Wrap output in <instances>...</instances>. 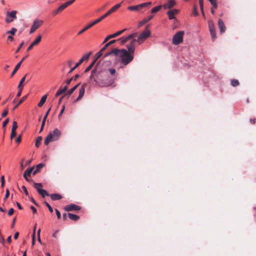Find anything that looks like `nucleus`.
<instances>
[{
  "instance_id": "obj_17",
  "label": "nucleus",
  "mask_w": 256,
  "mask_h": 256,
  "mask_svg": "<svg viewBox=\"0 0 256 256\" xmlns=\"http://www.w3.org/2000/svg\"><path fill=\"white\" fill-rule=\"evenodd\" d=\"M84 84L82 86L79 90V95L76 99V101L80 100L84 95L85 92Z\"/></svg>"
},
{
  "instance_id": "obj_64",
  "label": "nucleus",
  "mask_w": 256,
  "mask_h": 256,
  "mask_svg": "<svg viewBox=\"0 0 256 256\" xmlns=\"http://www.w3.org/2000/svg\"><path fill=\"white\" fill-rule=\"evenodd\" d=\"M10 96L6 100H5L3 101L2 102V105L5 104H6V102L9 100V99L10 98Z\"/></svg>"
},
{
  "instance_id": "obj_44",
  "label": "nucleus",
  "mask_w": 256,
  "mask_h": 256,
  "mask_svg": "<svg viewBox=\"0 0 256 256\" xmlns=\"http://www.w3.org/2000/svg\"><path fill=\"white\" fill-rule=\"evenodd\" d=\"M62 11V10L61 9H59V7H58V8L57 9L55 10H54L52 12V14L54 16H56Z\"/></svg>"
},
{
  "instance_id": "obj_32",
  "label": "nucleus",
  "mask_w": 256,
  "mask_h": 256,
  "mask_svg": "<svg viewBox=\"0 0 256 256\" xmlns=\"http://www.w3.org/2000/svg\"><path fill=\"white\" fill-rule=\"evenodd\" d=\"M102 52L103 51H101V50L98 52L97 53H96L94 55V60H95V62H96V60L98 58H100L102 54Z\"/></svg>"
},
{
  "instance_id": "obj_14",
  "label": "nucleus",
  "mask_w": 256,
  "mask_h": 256,
  "mask_svg": "<svg viewBox=\"0 0 256 256\" xmlns=\"http://www.w3.org/2000/svg\"><path fill=\"white\" fill-rule=\"evenodd\" d=\"M176 4L175 0H168V2L164 4L162 6L164 9L171 8Z\"/></svg>"
},
{
  "instance_id": "obj_7",
  "label": "nucleus",
  "mask_w": 256,
  "mask_h": 256,
  "mask_svg": "<svg viewBox=\"0 0 256 256\" xmlns=\"http://www.w3.org/2000/svg\"><path fill=\"white\" fill-rule=\"evenodd\" d=\"M16 11L12 10L10 12H8L6 14L5 20L6 23H10L16 18Z\"/></svg>"
},
{
  "instance_id": "obj_21",
  "label": "nucleus",
  "mask_w": 256,
  "mask_h": 256,
  "mask_svg": "<svg viewBox=\"0 0 256 256\" xmlns=\"http://www.w3.org/2000/svg\"><path fill=\"white\" fill-rule=\"evenodd\" d=\"M68 216L70 219L72 220H77L80 218V216L78 215L72 214V213H68Z\"/></svg>"
},
{
  "instance_id": "obj_53",
  "label": "nucleus",
  "mask_w": 256,
  "mask_h": 256,
  "mask_svg": "<svg viewBox=\"0 0 256 256\" xmlns=\"http://www.w3.org/2000/svg\"><path fill=\"white\" fill-rule=\"evenodd\" d=\"M72 80H73V78H71L69 79L66 80L65 81V82L66 84V85L68 86V85L70 84Z\"/></svg>"
},
{
  "instance_id": "obj_25",
  "label": "nucleus",
  "mask_w": 256,
  "mask_h": 256,
  "mask_svg": "<svg viewBox=\"0 0 256 256\" xmlns=\"http://www.w3.org/2000/svg\"><path fill=\"white\" fill-rule=\"evenodd\" d=\"M80 82L76 85L74 86L72 88L69 90L67 92V94L70 96L71 94H72L74 92L77 88L80 85Z\"/></svg>"
},
{
  "instance_id": "obj_49",
  "label": "nucleus",
  "mask_w": 256,
  "mask_h": 256,
  "mask_svg": "<svg viewBox=\"0 0 256 256\" xmlns=\"http://www.w3.org/2000/svg\"><path fill=\"white\" fill-rule=\"evenodd\" d=\"M16 134V130H12L11 131V134H10V138L12 139L13 138H14Z\"/></svg>"
},
{
  "instance_id": "obj_35",
  "label": "nucleus",
  "mask_w": 256,
  "mask_h": 256,
  "mask_svg": "<svg viewBox=\"0 0 256 256\" xmlns=\"http://www.w3.org/2000/svg\"><path fill=\"white\" fill-rule=\"evenodd\" d=\"M230 84L233 86H236L239 84V82L238 80L233 79L231 80Z\"/></svg>"
},
{
  "instance_id": "obj_38",
  "label": "nucleus",
  "mask_w": 256,
  "mask_h": 256,
  "mask_svg": "<svg viewBox=\"0 0 256 256\" xmlns=\"http://www.w3.org/2000/svg\"><path fill=\"white\" fill-rule=\"evenodd\" d=\"M94 64H95V60H94L91 63V64L85 69L84 72H87L89 70H90L92 68V67L94 66Z\"/></svg>"
},
{
  "instance_id": "obj_42",
  "label": "nucleus",
  "mask_w": 256,
  "mask_h": 256,
  "mask_svg": "<svg viewBox=\"0 0 256 256\" xmlns=\"http://www.w3.org/2000/svg\"><path fill=\"white\" fill-rule=\"evenodd\" d=\"M16 31V28H12L10 30L6 32L7 34H14L15 32Z\"/></svg>"
},
{
  "instance_id": "obj_5",
  "label": "nucleus",
  "mask_w": 256,
  "mask_h": 256,
  "mask_svg": "<svg viewBox=\"0 0 256 256\" xmlns=\"http://www.w3.org/2000/svg\"><path fill=\"white\" fill-rule=\"evenodd\" d=\"M150 31L146 27L144 30L138 36L137 42L139 44H141L146 39L150 36Z\"/></svg>"
},
{
  "instance_id": "obj_56",
  "label": "nucleus",
  "mask_w": 256,
  "mask_h": 256,
  "mask_svg": "<svg viewBox=\"0 0 256 256\" xmlns=\"http://www.w3.org/2000/svg\"><path fill=\"white\" fill-rule=\"evenodd\" d=\"M109 71H110V73L111 74H114L116 73V70L114 68H110L109 69Z\"/></svg>"
},
{
  "instance_id": "obj_13",
  "label": "nucleus",
  "mask_w": 256,
  "mask_h": 256,
  "mask_svg": "<svg viewBox=\"0 0 256 256\" xmlns=\"http://www.w3.org/2000/svg\"><path fill=\"white\" fill-rule=\"evenodd\" d=\"M178 12V10L177 9L170 10L167 12L168 18L170 20H173L176 18L174 15Z\"/></svg>"
},
{
  "instance_id": "obj_29",
  "label": "nucleus",
  "mask_w": 256,
  "mask_h": 256,
  "mask_svg": "<svg viewBox=\"0 0 256 256\" xmlns=\"http://www.w3.org/2000/svg\"><path fill=\"white\" fill-rule=\"evenodd\" d=\"M33 184H34V187L36 188V189L38 193L39 192H40L42 190V184L41 183H33Z\"/></svg>"
},
{
  "instance_id": "obj_43",
  "label": "nucleus",
  "mask_w": 256,
  "mask_h": 256,
  "mask_svg": "<svg viewBox=\"0 0 256 256\" xmlns=\"http://www.w3.org/2000/svg\"><path fill=\"white\" fill-rule=\"evenodd\" d=\"M18 124L16 121L13 122L12 130H16L18 128Z\"/></svg>"
},
{
  "instance_id": "obj_8",
  "label": "nucleus",
  "mask_w": 256,
  "mask_h": 256,
  "mask_svg": "<svg viewBox=\"0 0 256 256\" xmlns=\"http://www.w3.org/2000/svg\"><path fill=\"white\" fill-rule=\"evenodd\" d=\"M32 174V166L28 168L24 172L23 176L24 178L28 182L32 181L31 175Z\"/></svg>"
},
{
  "instance_id": "obj_48",
  "label": "nucleus",
  "mask_w": 256,
  "mask_h": 256,
  "mask_svg": "<svg viewBox=\"0 0 256 256\" xmlns=\"http://www.w3.org/2000/svg\"><path fill=\"white\" fill-rule=\"evenodd\" d=\"M9 122V118H7L2 123V128H4Z\"/></svg>"
},
{
  "instance_id": "obj_11",
  "label": "nucleus",
  "mask_w": 256,
  "mask_h": 256,
  "mask_svg": "<svg viewBox=\"0 0 256 256\" xmlns=\"http://www.w3.org/2000/svg\"><path fill=\"white\" fill-rule=\"evenodd\" d=\"M44 20L39 18H36L33 20V32L38 29L42 25Z\"/></svg>"
},
{
  "instance_id": "obj_15",
  "label": "nucleus",
  "mask_w": 256,
  "mask_h": 256,
  "mask_svg": "<svg viewBox=\"0 0 256 256\" xmlns=\"http://www.w3.org/2000/svg\"><path fill=\"white\" fill-rule=\"evenodd\" d=\"M218 26L220 28V33L222 34L225 32L226 27L224 25V22L220 18L218 20Z\"/></svg>"
},
{
  "instance_id": "obj_27",
  "label": "nucleus",
  "mask_w": 256,
  "mask_h": 256,
  "mask_svg": "<svg viewBox=\"0 0 256 256\" xmlns=\"http://www.w3.org/2000/svg\"><path fill=\"white\" fill-rule=\"evenodd\" d=\"M117 40H110V42H108L106 43L104 46L101 49V51H104V50L106 48L110 46V45L114 44V42H116V41Z\"/></svg>"
},
{
  "instance_id": "obj_61",
  "label": "nucleus",
  "mask_w": 256,
  "mask_h": 256,
  "mask_svg": "<svg viewBox=\"0 0 256 256\" xmlns=\"http://www.w3.org/2000/svg\"><path fill=\"white\" fill-rule=\"evenodd\" d=\"M193 14L194 16H198V12H197L196 8V7H194Z\"/></svg>"
},
{
  "instance_id": "obj_41",
  "label": "nucleus",
  "mask_w": 256,
  "mask_h": 256,
  "mask_svg": "<svg viewBox=\"0 0 256 256\" xmlns=\"http://www.w3.org/2000/svg\"><path fill=\"white\" fill-rule=\"evenodd\" d=\"M137 34H138L137 32L132 33V34H130L128 35V37L129 40H130V39L133 40L137 36Z\"/></svg>"
},
{
  "instance_id": "obj_59",
  "label": "nucleus",
  "mask_w": 256,
  "mask_h": 256,
  "mask_svg": "<svg viewBox=\"0 0 256 256\" xmlns=\"http://www.w3.org/2000/svg\"><path fill=\"white\" fill-rule=\"evenodd\" d=\"M50 108H49V109L48 110V111L46 112V114H45V115H44V120H46V118H47V116H48V113H49V112H50Z\"/></svg>"
},
{
  "instance_id": "obj_16",
  "label": "nucleus",
  "mask_w": 256,
  "mask_h": 256,
  "mask_svg": "<svg viewBox=\"0 0 256 256\" xmlns=\"http://www.w3.org/2000/svg\"><path fill=\"white\" fill-rule=\"evenodd\" d=\"M44 166V164L40 163L36 165V168L34 166H33V175L39 172L40 170Z\"/></svg>"
},
{
  "instance_id": "obj_4",
  "label": "nucleus",
  "mask_w": 256,
  "mask_h": 256,
  "mask_svg": "<svg viewBox=\"0 0 256 256\" xmlns=\"http://www.w3.org/2000/svg\"><path fill=\"white\" fill-rule=\"evenodd\" d=\"M184 31L177 32L172 38V42L175 45H178L182 43L183 40Z\"/></svg>"
},
{
  "instance_id": "obj_2",
  "label": "nucleus",
  "mask_w": 256,
  "mask_h": 256,
  "mask_svg": "<svg viewBox=\"0 0 256 256\" xmlns=\"http://www.w3.org/2000/svg\"><path fill=\"white\" fill-rule=\"evenodd\" d=\"M122 3V2H121L120 3H119V4H116L112 8L109 10H108L106 14H104V15L101 16L100 18H99L98 19L95 20H94L92 22H90L89 24H88L83 29H82L81 30H80L78 32V34L80 35V34H82V32H85L86 30H87L89 28H91L92 26H93L95 24H96L99 22H100L102 20H103L106 17L108 16V15H110L111 13H112V12L116 11L118 8L120 6Z\"/></svg>"
},
{
  "instance_id": "obj_54",
  "label": "nucleus",
  "mask_w": 256,
  "mask_h": 256,
  "mask_svg": "<svg viewBox=\"0 0 256 256\" xmlns=\"http://www.w3.org/2000/svg\"><path fill=\"white\" fill-rule=\"evenodd\" d=\"M14 212V210L12 208H11L8 210V216H11L12 214Z\"/></svg>"
},
{
  "instance_id": "obj_1",
  "label": "nucleus",
  "mask_w": 256,
  "mask_h": 256,
  "mask_svg": "<svg viewBox=\"0 0 256 256\" xmlns=\"http://www.w3.org/2000/svg\"><path fill=\"white\" fill-rule=\"evenodd\" d=\"M136 41V39L134 38L130 44L126 45L128 50L124 48L120 49V58L122 64L124 65H127L132 60L135 50L134 42Z\"/></svg>"
},
{
  "instance_id": "obj_47",
  "label": "nucleus",
  "mask_w": 256,
  "mask_h": 256,
  "mask_svg": "<svg viewBox=\"0 0 256 256\" xmlns=\"http://www.w3.org/2000/svg\"><path fill=\"white\" fill-rule=\"evenodd\" d=\"M42 140V138L41 136H39L38 138L37 139L36 142V146L38 147L39 143Z\"/></svg>"
},
{
  "instance_id": "obj_22",
  "label": "nucleus",
  "mask_w": 256,
  "mask_h": 256,
  "mask_svg": "<svg viewBox=\"0 0 256 256\" xmlns=\"http://www.w3.org/2000/svg\"><path fill=\"white\" fill-rule=\"evenodd\" d=\"M153 16H154L152 15H150L148 16V18H144L142 20L140 21L139 22V26H140L144 24L145 23L148 22L149 20L152 18Z\"/></svg>"
},
{
  "instance_id": "obj_19",
  "label": "nucleus",
  "mask_w": 256,
  "mask_h": 256,
  "mask_svg": "<svg viewBox=\"0 0 256 256\" xmlns=\"http://www.w3.org/2000/svg\"><path fill=\"white\" fill-rule=\"evenodd\" d=\"M121 53L120 50H119L117 48L113 49L112 50L109 52V54L110 55L114 54V56H118L120 57V54Z\"/></svg>"
},
{
  "instance_id": "obj_50",
  "label": "nucleus",
  "mask_w": 256,
  "mask_h": 256,
  "mask_svg": "<svg viewBox=\"0 0 256 256\" xmlns=\"http://www.w3.org/2000/svg\"><path fill=\"white\" fill-rule=\"evenodd\" d=\"M55 210H56V215L57 216L58 218V219L60 218V216H61L60 212L58 209H56Z\"/></svg>"
},
{
  "instance_id": "obj_31",
  "label": "nucleus",
  "mask_w": 256,
  "mask_h": 256,
  "mask_svg": "<svg viewBox=\"0 0 256 256\" xmlns=\"http://www.w3.org/2000/svg\"><path fill=\"white\" fill-rule=\"evenodd\" d=\"M38 194L43 198H44L46 196H50V194L47 192L44 189L42 190L40 192H39Z\"/></svg>"
},
{
  "instance_id": "obj_57",
  "label": "nucleus",
  "mask_w": 256,
  "mask_h": 256,
  "mask_svg": "<svg viewBox=\"0 0 256 256\" xmlns=\"http://www.w3.org/2000/svg\"><path fill=\"white\" fill-rule=\"evenodd\" d=\"M9 196V191L8 190H6V194H5V196H4V200H6V198H8Z\"/></svg>"
},
{
  "instance_id": "obj_60",
  "label": "nucleus",
  "mask_w": 256,
  "mask_h": 256,
  "mask_svg": "<svg viewBox=\"0 0 256 256\" xmlns=\"http://www.w3.org/2000/svg\"><path fill=\"white\" fill-rule=\"evenodd\" d=\"M96 72V69H93L91 72V74L90 76V78H92L93 77L94 74Z\"/></svg>"
},
{
  "instance_id": "obj_37",
  "label": "nucleus",
  "mask_w": 256,
  "mask_h": 256,
  "mask_svg": "<svg viewBox=\"0 0 256 256\" xmlns=\"http://www.w3.org/2000/svg\"><path fill=\"white\" fill-rule=\"evenodd\" d=\"M118 40H120L121 44H124L127 41H128L129 40V39L128 36H126L125 38L122 37V38H118Z\"/></svg>"
},
{
  "instance_id": "obj_51",
  "label": "nucleus",
  "mask_w": 256,
  "mask_h": 256,
  "mask_svg": "<svg viewBox=\"0 0 256 256\" xmlns=\"http://www.w3.org/2000/svg\"><path fill=\"white\" fill-rule=\"evenodd\" d=\"M35 232H36V226H34V228H33V245L34 244V238H35Z\"/></svg>"
},
{
  "instance_id": "obj_62",
  "label": "nucleus",
  "mask_w": 256,
  "mask_h": 256,
  "mask_svg": "<svg viewBox=\"0 0 256 256\" xmlns=\"http://www.w3.org/2000/svg\"><path fill=\"white\" fill-rule=\"evenodd\" d=\"M16 220V218H14L12 221V223L11 224L12 228H14Z\"/></svg>"
},
{
  "instance_id": "obj_40",
  "label": "nucleus",
  "mask_w": 256,
  "mask_h": 256,
  "mask_svg": "<svg viewBox=\"0 0 256 256\" xmlns=\"http://www.w3.org/2000/svg\"><path fill=\"white\" fill-rule=\"evenodd\" d=\"M214 8H217V0H208Z\"/></svg>"
},
{
  "instance_id": "obj_33",
  "label": "nucleus",
  "mask_w": 256,
  "mask_h": 256,
  "mask_svg": "<svg viewBox=\"0 0 256 256\" xmlns=\"http://www.w3.org/2000/svg\"><path fill=\"white\" fill-rule=\"evenodd\" d=\"M152 4V3L151 2H144V3L139 4V6H140V8H144V7H146L147 6H150Z\"/></svg>"
},
{
  "instance_id": "obj_30",
  "label": "nucleus",
  "mask_w": 256,
  "mask_h": 256,
  "mask_svg": "<svg viewBox=\"0 0 256 256\" xmlns=\"http://www.w3.org/2000/svg\"><path fill=\"white\" fill-rule=\"evenodd\" d=\"M27 98V96H24L18 102L16 105L12 109V111H14L21 103H22Z\"/></svg>"
},
{
  "instance_id": "obj_24",
  "label": "nucleus",
  "mask_w": 256,
  "mask_h": 256,
  "mask_svg": "<svg viewBox=\"0 0 256 256\" xmlns=\"http://www.w3.org/2000/svg\"><path fill=\"white\" fill-rule=\"evenodd\" d=\"M140 6L139 4L136 5V6H129L128 8V10H132V11H138L140 10Z\"/></svg>"
},
{
  "instance_id": "obj_39",
  "label": "nucleus",
  "mask_w": 256,
  "mask_h": 256,
  "mask_svg": "<svg viewBox=\"0 0 256 256\" xmlns=\"http://www.w3.org/2000/svg\"><path fill=\"white\" fill-rule=\"evenodd\" d=\"M64 92L63 91V90L62 88V87H60L59 88V89L58 90V91L56 92V96H59L61 94H62L63 92Z\"/></svg>"
},
{
  "instance_id": "obj_63",
  "label": "nucleus",
  "mask_w": 256,
  "mask_h": 256,
  "mask_svg": "<svg viewBox=\"0 0 256 256\" xmlns=\"http://www.w3.org/2000/svg\"><path fill=\"white\" fill-rule=\"evenodd\" d=\"M23 44H24V42H22V43L20 44V46H19L18 47V49H17V50H16V52H18L19 51V50L20 49V48H21V47L22 46Z\"/></svg>"
},
{
  "instance_id": "obj_45",
  "label": "nucleus",
  "mask_w": 256,
  "mask_h": 256,
  "mask_svg": "<svg viewBox=\"0 0 256 256\" xmlns=\"http://www.w3.org/2000/svg\"><path fill=\"white\" fill-rule=\"evenodd\" d=\"M44 204L46 205V206L48 207V208L50 212H53V208L50 206V205L48 202H44Z\"/></svg>"
},
{
  "instance_id": "obj_52",
  "label": "nucleus",
  "mask_w": 256,
  "mask_h": 256,
  "mask_svg": "<svg viewBox=\"0 0 256 256\" xmlns=\"http://www.w3.org/2000/svg\"><path fill=\"white\" fill-rule=\"evenodd\" d=\"M1 186L3 187L4 184V176H2L1 178Z\"/></svg>"
},
{
  "instance_id": "obj_20",
  "label": "nucleus",
  "mask_w": 256,
  "mask_h": 256,
  "mask_svg": "<svg viewBox=\"0 0 256 256\" xmlns=\"http://www.w3.org/2000/svg\"><path fill=\"white\" fill-rule=\"evenodd\" d=\"M50 196L52 200H59L62 198V196L58 194H51Z\"/></svg>"
},
{
  "instance_id": "obj_28",
  "label": "nucleus",
  "mask_w": 256,
  "mask_h": 256,
  "mask_svg": "<svg viewBox=\"0 0 256 256\" xmlns=\"http://www.w3.org/2000/svg\"><path fill=\"white\" fill-rule=\"evenodd\" d=\"M42 40V36L40 34H38L36 38L33 40V46L34 45L38 44Z\"/></svg>"
},
{
  "instance_id": "obj_23",
  "label": "nucleus",
  "mask_w": 256,
  "mask_h": 256,
  "mask_svg": "<svg viewBox=\"0 0 256 256\" xmlns=\"http://www.w3.org/2000/svg\"><path fill=\"white\" fill-rule=\"evenodd\" d=\"M21 192L24 193L26 196L30 197L28 190L25 186H22L21 188H19Z\"/></svg>"
},
{
  "instance_id": "obj_6",
  "label": "nucleus",
  "mask_w": 256,
  "mask_h": 256,
  "mask_svg": "<svg viewBox=\"0 0 256 256\" xmlns=\"http://www.w3.org/2000/svg\"><path fill=\"white\" fill-rule=\"evenodd\" d=\"M92 52H90L88 54H86L82 56V57L80 58L78 62L76 63L75 66L70 68L68 74L72 73L76 68H78L84 60H88L89 58L90 55L91 54Z\"/></svg>"
},
{
  "instance_id": "obj_9",
  "label": "nucleus",
  "mask_w": 256,
  "mask_h": 256,
  "mask_svg": "<svg viewBox=\"0 0 256 256\" xmlns=\"http://www.w3.org/2000/svg\"><path fill=\"white\" fill-rule=\"evenodd\" d=\"M208 27L211 37L213 40L216 38V30L214 22L212 20L208 22Z\"/></svg>"
},
{
  "instance_id": "obj_34",
  "label": "nucleus",
  "mask_w": 256,
  "mask_h": 256,
  "mask_svg": "<svg viewBox=\"0 0 256 256\" xmlns=\"http://www.w3.org/2000/svg\"><path fill=\"white\" fill-rule=\"evenodd\" d=\"M162 6V5H159L158 6L153 8L151 10V12L155 13V12H158L160 10V8H161Z\"/></svg>"
},
{
  "instance_id": "obj_55",
  "label": "nucleus",
  "mask_w": 256,
  "mask_h": 256,
  "mask_svg": "<svg viewBox=\"0 0 256 256\" xmlns=\"http://www.w3.org/2000/svg\"><path fill=\"white\" fill-rule=\"evenodd\" d=\"M64 109H65V106H62V110H60V114H58V117H59V118H60V116L63 114V112H64Z\"/></svg>"
},
{
  "instance_id": "obj_58",
  "label": "nucleus",
  "mask_w": 256,
  "mask_h": 256,
  "mask_svg": "<svg viewBox=\"0 0 256 256\" xmlns=\"http://www.w3.org/2000/svg\"><path fill=\"white\" fill-rule=\"evenodd\" d=\"M16 142L17 143H19L21 141V136H19L15 140Z\"/></svg>"
},
{
  "instance_id": "obj_3",
  "label": "nucleus",
  "mask_w": 256,
  "mask_h": 256,
  "mask_svg": "<svg viewBox=\"0 0 256 256\" xmlns=\"http://www.w3.org/2000/svg\"><path fill=\"white\" fill-rule=\"evenodd\" d=\"M60 135V130L56 128L53 131L50 132L44 140V144L48 145L50 142L56 140Z\"/></svg>"
},
{
  "instance_id": "obj_26",
  "label": "nucleus",
  "mask_w": 256,
  "mask_h": 256,
  "mask_svg": "<svg viewBox=\"0 0 256 256\" xmlns=\"http://www.w3.org/2000/svg\"><path fill=\"white\" fill-rule=\"evenodd\" d=\"M46 98H47L46 94L43 96H42L40 102L38 104V106L40 107L42 106L44 104V103L46 102Z\"/></svg>"
},
{
  "instance_id": "obj_12",
  "label": "nucleus",
  "mask_w": 256,
  "mask_h": 256,
  "mask_svg": "<svg viewBox=\"0 0 256 256\" xmlns=\"http://www.w3.org/2000/svg\"><path fill=\"white\" fill-rule=\"evenodd\" d=\"M126 28H124V30H119L113 34H110L108 35V36H106L105 39L104 40V42H103V44L106 42L108 40L110 39V38H115L119 35H120V34H122L124 32L125 30H126Z\"/></svg>"
},
{
  "instance_id": "obj_36",
  "label": "nucleus",
  "mask_w": 256,
  "mask_h": 256,
  "mask_svg": "<svg viewBox=\"0 0 256 256\" xmlns=\"http://www.w3.org/2000/svg\"><path fill=\"white\" fill-rule=\"evenodd\" d=\"M20 62H18L16 65V66H15V68L14 69V70L12 71V74H11V76H12L20 68Z\"/></svg>"
},
{
  "instance_id": "obj_18",
  "label": "nucleus",
  "mask_w": 256,
  "mask_h": 256,
  "mask_svg": "<svg viewBox=\"0 0 256 256\" xmlns=\"http://www.w3.org/2000/svg\"><path fill=\"white\" fill-rule=\"evenodd\" d=\"M75 0H70L64 4H62L61 6H59V9H61L62 10H64V8H67L68 6L72 4Z\"/></svg>"
},
{
  "instance_id": "obj_10",
  "label": "nucleus",
  "mask_w": 256,
  "mask_h": 256,
  "mask_svg": "<svg viewBox=\"0 0 256 256\" xmlns=\"http://www.w3.org/2000/svg\"><path fill=\"white\" fill-rule=\"evenodd\" d=\"M81 208L80 206L78 205H76L75 204H70L66 205L64 210L67 212L72 211V210H80Z\"/></svg>"
},
{
  "instance_id": "obj_46",
  "label": "nucleus",
  "mask_w": 256,
  "mask_h": 256,
  "mask_svg": "<svg viewBox=\"0 0 256 256\" xmlns=\"http://www.w3.org/2000/svg\"><path fill=\"white\" fill-rule=\"evenodd\" d=\"M8 114V109L6 108L2 114V117H5Z\"/></svg>"
}]
</instances>
